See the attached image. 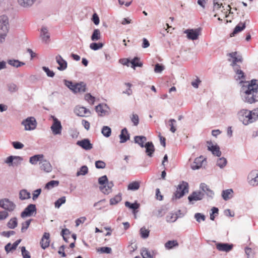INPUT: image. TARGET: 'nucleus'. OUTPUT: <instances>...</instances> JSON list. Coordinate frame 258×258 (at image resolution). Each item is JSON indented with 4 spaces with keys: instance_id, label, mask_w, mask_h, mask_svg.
<instances>
[{
    "instance_id": "50",
    "label": "nucleus",
    "mask_w": 258,
    "mask_h": 258,
    "mask_svg": "<svg viewBox=\"0 0 258 258\" xmlns=\"http://www.w3.org/2000/svg\"><path fill=\"white\" fill-rule=\"evenodd\" d=\"M121 200V196L120 195L115 196L110 200V205H113L117 204Z\"/></svg>"
},
{
    "instance_id": "22",
    "label": "nucleus",
    "mask_w": 258,
    "mask_h": 258,
    "mask_svg": "<svg viewBox=\"0 0 258 258\" xmlns=\"http://www.w3.org/2000/svg\"><path fill=\"white\" fill-rule=\"evenodd\" d=\"M56 61L58 64L59 67H57V69L59 71H64L67 68V62L62 58L60 55H57L56 57Z\"/></svg>"
},
{
    "instance_id": "35",
    "label": "nucleus",
    "mask_w": 258,
    "mask_h": 258,
    "mask_svg": "<svg viewBox=\"0 0 258 258\" xmlns=\"http://www.w3.org/2000/svg\"><path fill=\"white\" fill-rule=\"evenodd\" d=\"M140 187V183L139 181H133L130 183L127 186V189L131 190H138Z\"/></svg>"
},
{
    "instance_id": "43",
    "label": "nucleus",
    "mask_w": 258,
    "mask_h": 258,
    "mask_svg": "<svg viewBox=\"0 0 258 258\" xmlns=\"http://www.w3.org/2000/svg\"><path fill=\"white\" fill-rule=\"evenodd\" d=\"M227 163V162L226 159L224 157H221L217 160V165L220 168H223L226 165Z\"/></svg>"
},
{
    "instance_id": "51",
    "label": "nucleus",
    "mask_w": 258,
    "mask_h": 258,
    "mask_svg": "<svg viewBox=\"0 0 258 258\" xmlns=\"http://www.w3.org/2000/svg\"><path fill=\"white\" fill-rule=\"evenodd\" d=\"M149 232L150 231L148 229H146L145 227H142L140 229L141 236L143 238H147V237H148Z\"/></svg>"
},
{
    "instance_id": "58",
    "label": "nucleus",
    "mask_w": 258,
    "mask_h": 258,
    "mask_svg": "<svg viewBox=\"0 0 258 258\" xmlns=\"http://www.w3.org/2000/svg\"><path fill=\"white\" fill-rule=\"evenodd\" d=\"M42 70L46 73L47 76L49 77H53L54 76V73L49 70V69L46 67H43Z\"/></svg>"
},
{
    "instance_id": "44",
    "label": "nucleus",
    "mask_w": 258,
    "mask_h": 258,
    "mask_svg": "<svg viewBox=\"0 0 258 258\" xmlns=\"http://www.w3.org/2000/svg\"><path fill=\"white\" fill-rule=\"evenodd\" d=\"M103 44L102 43L93 42L90 44V48L93 50H97L102 48Z\"/></svg>"
},
{
    "instance_id": "15",
    "label": "nucleus",
    "mask_w": 258,
    "mask_h": 258,
    "mask_svg": "<svg viewBox=\"0 0 258 258\" xmlns=\"http://www.w3.org/2000/svg\"><path fill=\"white\" fill-rule=\"evenodd\" d=\"M36 212V206L34 204H29L21 213V216L22 218L31 216L34 212Z\"/></svg>"
},
{
    "instance_id": "8",
    "label": "nucleus",
    "mask_w": 258,
    "mask_h": 258,
    "mask_svg": "<svg viewBox=\"0 0 258 258\" xmlns=\"http://www.w3.org/2000/svg\"><path fill=\"white\" fill-rule=\"evenodd\" d=\"M227 56L230 57L228 59L229 62H231V66L233 67V69L235 68L236 67H239L240 66L237 64V62L242 63L243 58L241 55H237L236 51L229 53L227 54Z\"/></svg>"
},
{
    "instance_id": "1",
    "label": "nucleus",
    "mask_w": 258,
    "mask_h": 258,
    "mask_svg": "<svg viewBox=\"0 0 258 258\" xmlns=\"http://www.w3.org/2000/svg\"><path fill=\"white\" fill-rule=\"evenodd\" d=\"M258 81L252 79L250 81L241 80L239 82L242 100L249 104L258 101Z\"/></svg>"
},
{
    "instance_id": "4",
    "label": "nucleus",
    "mask_w": 258,
    "mask_h": 258,
    "mask_svg": "<svg viewBox=\"0 0 258 258\" xmlns=\"http://www.w3.org/2000/svg\"><path fill=\"white\" fill-rule=\"evenodd\" d=\"M98 183L101 186L99 187L100 190L104 194H109L111 188L114 185L112 181H108L106 175H103L98 178Z\"/></svg>"
},
{
    "instance_id": "5",
    "label": "nucleus",
    "mask_w": 258,
    "mask_h": 258,
    "mask_svg": "<svg viewBox=\"0 0 258 258\" xmlns=\"http://www.w3.org/2000/svg\"><path fill=\"white\" fill-rule=\"evenodd\" d=\"M9 31V20L7 16L2 15L0 16V37L1 41L5 40L7 33Z\"/></svg>"
},
{
    "instance_id": "60",
    "label": "nucleus",
    "mask_w": 258,
    "mask_h": 258,
    "mask_svg": "<svg viewBox=\"0 0 258 258\" xmlns=\"http://www.w3.org/2000/svg\"><path fill=\"white\" fill-rule=\"evenodd\" d=\"M98 251H100L101 253H110L112 249L109 247H102L97 249Z\"/></svg>"
},
{
    "instance_id": "46",
    "label": "nucleus",
    "mask_w": 258,
    "mask_h": 258,
    "mask_svg": "<svg viewBox=\"0 0 258 258\" xmlns=\"http://www.w3.org/2000/svg\"><path fill=\"white\" fill-rule=\"evenodd\" d=\"M66 201V197L63 196L59 198L57 201H56L54 203V206L56 208H59L62 204H64Z\"/></svg>"
},
{
    "instance_id": "11",
    "label": "nucleus",
    "mask_w": 258,
    "mask_h": 258,
    "mask_svg": "<svg viewBox=\"0 0 258 258\" xmlns=\"http://www.w3.org/2000/svg\"><path fill=\"white\" fill-rule=\"evenodd\" d=\"M247 182L248 184L253 186L258 185V170L251 171L247 176Z\"/></svg>"
},
{
    "instance_id": "29",
    "label": "nucleus",
    "mask_w": 258,
    "mask_h": 258,
    "mask_svg": "<svg viewBox=\"0 0 258 258\" xmlns=\"http://www.w3.org/2000/svg\"><path fill=\"white\" fill-rule=\"evenodd\" d=\"M146 141V137L143 136H136L134 137L135 143L138 144L142 148L144 147V143Z\"/></svg>"
},
{
    "instance_id": "9",
    "label": "nucleus",
    "mask_w": 258,
    "mask_h": 258,
    "mask_svg": "<svg viewBox=\"0 0 258 258\" xmlns=\"http://www.w3.org/2000/svg\"><path fill=\"white\" fill-rule=\"evenodd\" d=\"M53 123L50 127L51 130L54 135H61L62 129L60 121L55 116H51Z\"/></svg>"
},
{
    "instance_id": "62",
    "label": "nucleus",
    "mask_w": 258,
    "mask_h": 258,
    "mask_svg": "<svg viewBox=\"0 0 258 258\" xmlns=\"http://www.w3.org/2000/svg\"><path fill=\"white\" fill-rule=\"evenodd\" d=\"M208 146V149L211 151L212 152V151H214L215 149H217V148H219V147L216 145H213L211 141H207V142Z\"/></svg>"
},
{
    "instance_id": "64",
    "label": "nucleus",
    "mask_w": 258,
    "mask_h": 258,
    "mask_svg": "<svg viewBox=\"0 0 258 258\" xmlns=\"http://www.w3.org/2000/svg\"><path fill=\"white\" fill-rule=\"evenodd\" d=\"M12 145L16 149H21L24 147V145L19 142H13Z\"/></svg>"
},
{
    "instance_id": "28",
    "label": "nucleus",
    "mask_w": 258,
    "mask_h": 258,
    "mask_svg": "<svg viewBox=\"0 0 258 258\" xmlns=\"http://www.w3.org/2000/svg\"><path fill=\"white\" fill-rule=\"evenodd\" d=\"M119 138L120 140V143H125L130 139V135L128 133V131L125 127L123 128L121 130V133L119 135Z\"/></svg>"
},
{
    "instance_id": "3",
    "label": "nucleus",
    "mask_w": 258,
    "mask_h": 258,
    "mask_svg": "<svg viewBox=\"0 0 258 258\" xmlns=\"http://www.w3.org/2000/svg\"><path fill=\"white\" fill-rule=\"evenodd\" d=\"M63 83L75 94L84 93L87 91L86 84L84 82L73 83L71 81L63 80Z\"/></svg>"
},
{
    "instance_id": "38",
    "label": "nucleus",
    "mask_w": 258,
    "mask_h": 258,
    "mask_svg": "<svg viewBox=\"0 0 258 258\" xmlns=\"http://www.w3.org/2000/svg\"><path fill=\"white\" fill-rule=\"evenodd\" d=\"M232 192L233 190L232 189H228L223 190L222 194L223 199L225 201H227L228 200L230 199L231 198L229 197V195H231Z\"/></svg>"
},
{
    "instance_id": "37",
    "label": "nucleus",
    "mask_w": 258,
    "mask_h": 258,
    "mask_svg": "<svg viewBox=\"0 0 258 258\" xmlns=\"http://www.w3.org/2000/svg\"><path fill=\"white\" fill-rule=\"evenodd\" d=\"M101 38V33L100 30L98 29H95L91 36L92 41H97Z\"/></svg>"
},
{
    "instance_id": "59",
    "label": "nucleus",
    "mask_w": 258,
    "mask_h": 258,
    "mask_svg": "<svg viewBox=\"0 0 258 258\" xmlns=\"http://www.w3.org/2000/svg\"><path fill=\"white\" fill-rule=\"evenodd\" d=\"M131 119L134 125L137 126L138 125L139 122V116L137 114H133L132 116L131 117Z\"/></svg>"
},
{
    "instance_id": "13",
    "label": "nucleus",
    "mask_w": 258,
    "mask_h": 258,
    "mask_svg": "<svg viewBox=\"0 0 258 258\" xmlns=\"http://www.w3.org/2000/svg\"><path fill=\"white\" fill-rule=\"evenodd\" d=\"M216 248L220 251L228 252L233 248V244L228 243H216Z\"/></svg>"
},
{
    "instance_id": "36",
    "label": "nucleus",
    "mask_w": 258,
    "mask_h": 258,
    "mask_svg": "<svg viewBox=\"0 0 258 258\" xmlns=\"http://www.w3.org/2000/svg\"><path fill=\"white\" fill-rule=\"evenodd\" d=\"M18 225L17 219L16 217H14L11 219L7 223V226L10 229H14Z\"/></svg>"
},
{
    "instance_id": "24",
    "label": "nucleus",
    "mask_w": 258,
    "mask_h": 258,
    "mask_svg": "<svg viewBox=\"0 0 258 258\" xmlns=\"http://www.w3.org/2000/svg\"><path fill=\"white\" fill-rule=\"evenodd\" d=\"M18 5L23 8H29L31 7L37 0H17Z\"/></svg>"
},
{
    "instance_id": "54",
    "label": "nucleus",
    "mask_w": 258,
    "mask_h": 258,
    "mask_svg": "<svg viewBox=\"0 0 258 258\" xmlns=\"http://www.w3.org/2000/svg\"><path fill=\"white\" fill-rule=\"evenodd\" d=\"M95 167L98 169H104L106 167V163L102 160H98L95 162Z\"/></svg>"
},
{
    "instance_id": "48",
    "label": "nucleus",
    "mask_w": 258,
    "mask_h": 258,
    "mask_svg": "<svg viewBox=\"0 0 258 258\" xmlns=\"http://www.w3.org/2000/svg\"><path fill=\"white\" fill-rule=\"evenodd\" d=\"M8 90L11 93L16 92L18 90V87L14 83H9L7 84Z\"/></svg>"
},
{
    "instance_id": "25",
    "label": "nucleus",
    "mask_w": 258,
    "mask_h": 258,
    "mask_svg": "<svg viewBox=\"0 0 258 258\" xmlns=\"http://www.w3.org/2000/svg\"><path fill=\"white\" fill-rule=\"evenodd\" d=\"M144 147L146 148L145 152L147 155L148 156L152 157L155 151V148L153 143L152 142H148L146 143L144 145Z\"/></svg>"
},
{
    "instance_id": "56",
    "label": "nucleus",
    "mask_w": 258,
    "mask_h": 258,
    "mask_svg": "<svg viewBox=\"0 0 258 258\" xmlns=\"http://www.w3.org/2000/svg\"><path fill=\"white\" fill-rule=\"evenodd\" d=\"M164 69V66L161 64L157 63L155 66L154 71L156 73H161Z\"/></svg>"
},
{
    "instance_id": "57",
    "label": "nucleus",
    "mask_w": 258,
    "mask_h": 258,
    "mask_svg": "<svg viewBox=\"0 0 258 258\" xmlns=\"http://www.w3.org/2000/svg\"><path fill=\"white\" fill-rule=\"evenodd\" d=\"M85 99L92 104H93L95 101V97L92 96L90 93L85 95Z\"/></svg>"
},
{
    "instance_id": "55",
    "label": "nucleus",
    "mask_w": 258,
    "mask_h": 258,
    "mask_svg": "<svg viewBox=\"0 0 258 258\" xmlns=\"http://www.w3.org/2000/svg\"><path fill=\"white\" fill-rule=\"evenodd\" d=\"M31 220H28L22 224L21 232H24L28 228L30 224Z\"/></svg>"
},
{
    "instance_id": "63",
    "label": "nucleus",
    "mask_w": 258,
    "mask_h": 258,
    "mask_svg": "<svg viewBox=\"0 0 258 258\" xmlns=\"http://www.w3.org/2000/svg\"><path fill=\"white\" fill-rule=\"evenodd\" d=\"M208 146V149L211 151L212 152V151H214L215 149H217V148H219V147L216 145H213L211 141H207V142Z\"/></svg>"
},
{
    "instance_id": "47",
    "label": "nucleus",
    "mask_w": 258,
    "mask_h": 258,
    "mask_svg": "<svg viewBox=\"0 0 258 258\" xmlns=\"http://www.w3.org/2000/svg\"><path fill=\"white\" fill-rule=\"evenodd\" d=\"M169 125L170 126V131L173 133H174L176 131V121L174 119H170L169 120Z\"/></svg>"
},
{
    "instance_id": "32",
    "label": "nucleus",
    "mask_w": 258,
    "mask_h": 258,
    "mask_svg": "<svg viewBox=\"0 0 258 258\" xmlns=\"http://www.w3.org/2000/svg\"><path fill=\"white\" fill-rule=\"evenodd\" d=\"M234 71L237 76V79H245V76L244 72L240 69V67H236L233 69Z\"/></svg>"
},
{
    "instance_id": "34",
    "label": "nucleus",
    "mask_w": 258,
    "mask_h": 258,
    "mask_svg": "<svg viewBox=\"0 0 258 258\" xmlns=\"http://www.w3.org/2000/svg\"><path fill=\"white\" fill-rule=\"evenodd\" d=\"M8 63L14 67L18 68L25 64L23 62L20 61L17 59H9L8 60Z\"/></svg>"
},
{
    "instance_id": "23",
    "label": "nucleus",
    "mask_w": 258,
    "mask_h": 258,
    "mask_svg": "<svg viewBox=\"0 0 258 258\" xmlns=\"http://www.w3.org/2000/svg\"><path fill=\"white\" fill-rule=\"evenodd\" d=\"M40 168L41 170L46 172H50L52 171V167L49 161L46 160H43L39 163Z\"/></svg>"
},
{
    "instance_id": "49",
    "label": "nucleus",
    "mask_w": 258,
    "mask_h": 258,
    "mask_svg": "<svg viewBox=\"0 0 258 258\" xmlns=\"http://www.w3.org/2000/svg\"><path fill=\"white\" fill-rule=\"evenodd\" d=\"M194 217L196 221L199 223H200L202 221H204L206 219L205 216L204 214L200 213H196L194 215Z\"/></svg>"
},
{
    "instance_id": "18",
    "label": "nucleus",
    "mask_w": 258,
    "mask_h": 258,
    "mask_svg": "<svg viewBox=\"0 0 258 258\" xmlns=\"http://www.w3.org/2000/svg\"><path fill=\"white\" fill-rule=\"evenodd\" d=\"M74 112L76 115L82 117L85 116L86 114H90L91 113L89 109L80 106H77L75 107Z\"/></svg>"
},
{
    "instance_id": "17",
    "label": "nucleus",
    "mask_w": 258,
    "mask_h": 258,
    "mask_svg": "<svg viewBox=\"0 0 258 258\" xmlns=\"http://www.w3.org/2000/svg\"><path fill=\"white\" fill-rule=\"evenodd\" d=\"M184 33L187 34V37L189 39L195 40L198 38L200 30L199 29H187L184 31Z\"/></svg>"
},
{
    "instance_id": "30",
    "label": "nucleus",
    "mask_w": 258,
    "mask_h": 258,
    "mask_svg": "<svg viewBox=\"0 0 258 258\" xmlns=\"http://www.w3.org/2000/svg\"><path fill=\"white\" fill-rule=\"evenodd\" d=\"M44 156L43 154H38L34 155L30 158L29 162L33 165L37 164L38 161L41 162Z\"/></svg>"
},
{
    "instance_id": "2",
    "label": "nucleus",
    "mask_w": 258,
    "mask_h": 258,
    "mask_svg": "<svg viewBox=\"0 0 258 258\" xmlns=\"http://www.w3.org/2000/svg\"><path fill=\"white\" fill-rule=\"evenodd\" d=\"M237 116L243 124L248 125L258 119V108H255L251 111L245 109H241L238 112Z\"/></svg>"
},
{
    "instance_id": "26",
    "label": "nucleus",
    "mask_w": 258,
    "mask_h": 258,
    "mask_svg": "<svg viewBox=\"0 0 258 258\" xmlns=\"http://www.w3.org/2000/svg\"><path fill=\"white\" fill-rule=\"evenodd\" d=\"M247 21L249 22V20H246L244 23L239 22L235 27L233 32L230 34V36H234L236 34L243 30L246 27V23Z\"/></svg>"
},
{
    "instance_id": "39",
    "label": "nucleus",
    "mask_w": 258,
    "mask_h": 258,
    "mask_svg": "<svg viewBox=\"0 0 258 258\" xmlns=\"http://www.w3.org/2000/svg\"><path fill=\"white\" fill-rule=\"evenodd\" d=\"M124 205L125 207L129 208L130 209H131L134 211H135L136 210L138 209L140 207V204L137 203V202H135L134 203H131L130 202L126 201L125 202Z\"/></svg>"
},
{
    "instance_id": "27",
    "label": "nucleus",
    "mask_w": 258,
    "mask_h": 258,
    "mask_svg": "<svg viewBox=\"0 0 258 258\" xmlns=\"http://www.w3.org/2000/svg\"><path fill=\"white\" fill-rule=\"evenodd\" d=\"M204 160L202 156L197 158L195 159L194 162L191 165V168L192 170H197L200 169L203 164Z\"/></svg>"
},
{
    "instance_id": "6",
    "label": "nucleus",
    "mask_w": 258,
    "mask_h": 258,
    "mask_svg": "<svg viewBox=\"0 0 258 258\" xmlns=\"http://www.w3.org/2000/svg\"><path fill=\"white\" fill-rule=\"evenodd\" d=\"M188 183L184 181H181L177 187L174 196L176 199L182 198L186 193L188 192Z\"/></svg>"
},
{
    "instance_id": "21",
    "label": "nucleus",
    "mask_w": 258,
    "mask_h": 258,
    "mask_svg": "<svg viewBox=\"0 0 258 258\" xmlns=\"http://www.w3.org/2000/svg\"><path fill=\"white\" fill-rule=\"evenodd\" d=\"M200 188L202 191L203 192L207 195V197L212 199L214 195V191L211 190L209 187L205 183H202L200 184Z\"/></svg>"
},
{
    "instance_id": "12",
    "label": "nucleus",
    "mask_w": 258,
    "mask_h": 258,
    "mask_svg": "<svg viewBox=\"0 0 258 258\" xmlns=\"http://www.w3.org/2000/svg\"><path fill=\"white\" fill-rule=\"evenodd\" d=\"M204 197V194L203 192L195 191L188 197V200L190 204H194L195 202L202 200Z\"/></svg>"
},
{
    "instance_id": "14",
    "label": "nucleus",
    "mask_w": 258,
    "mask_h": 258,
    "mask_svg": "<svg viewBox=\"0 0 258 258\" xmlns=\"http://www.w3.org/2000/svg\"><path fill=\"white\" fill-rule=\"evenodd\" d=\"M40 35L42 40L44 43L47 44L50 42V35L48 32V29L46 26H43L40 30Z\"/></svg>"
},
{
    "instance_id": "16",
    "label": "nucleus",
    "mask_w": 258,
    "mask_h": 258,
    "mask_svg": "<svg viewBox=\"0 0 258 258\" xmlns=\"http://www.w3.org/2000/svg\"><path fill=\"white\" fill-rule=\"evenodd\" d=\"M95 110L99 116H105L109 114V107L106 104H99L96 106Z\"/></svg>"
},
{
    "instance_id": "52",
    "label": "nucleus",
    "mask_w": 258,
    "mask_h": 258,
    "mask_svg": "<svg viewBox=\"0 0 258 258\" xmlns=\"http://www.w3.org/2000/svg\"><path fill=\"white\" fill-rule=\"evenodd\" d=\"M141 254L143 258H152V255L150 252L146 248H144L142 250Z\"/></svg>"
},
{
    "instance_id": "42",
    "label": "nucleus",
    "mask_w": 258,
    "mask_h": 258,
    "mask_svg": "<svg viewBox=\"0 0 258 258\" xmlns=\"http://www.w3.org/2000/svg\"><path fill=\"white\" fill-rule=\"evenodd\" d=\"M101 133L105 137H109L111 135V130L108 126H103L102 128Z\"/></svg>"
},
{
    "instance_id": "19",
    "label": "nucleus",
    "mask_w": 258,
    "mask_h": 258,
    "mask_svg": "<svg viewBox=\"0 0 258 258\" xmlns=\"http://www.w3.org/2000/svg\"><path fill=\"white\" fill-rule=\"evenodd\" d=\"M50 234L48 232H44L41 239L40 244L42 248L45 249L49 246Z\"/></svg>"
},
{
    "instance_id": "31",
    "label": "nucleus",
    "mask_w": 258,
    "mask_h": 258,
    "mask_svg": "<svg viewBox=\"0 0 258 258\" xmlns=\"http://www.w3.org/2000/svg\"><path fill=\"white\" fill-rule=\"evenodd\" d=\"M19 199L22 200H25L30 198L31 194L27 190L23 189L19 191Z\"/></svg>"
},
{
    "instance_id": "41",
    "label": "nucleus",
    "mask_w": 258,
    "mask_h": 258,
    "mask_svg": "<svg viewBox=\"0 0 258 258\" xmlns=\"http://www.w3.org/2000/svg\"><path fill=\"white\" fill-rule=\"evenodd\" d=\"M130 63L132 64V67L135 69L137 67H142L143 64L142 62L140 61L139 58L137 57H135L133 58L131 61H130Z\"/></svg>"
},
{
    "instance_id": "40",
    "label": "nucleus",
    "mask_w": 258,
    "mask_h": 258,
    "mask_svg": "<svg viewBox=\"0 0 258 258\" xmlns=\"http://www.w3.org/2000/svg\"><path fill=\"white\" fill-rule=\"evenodd\" d=\"M88 172V168L87 166H82L78 170L76 173L77 176L80 175H85Z\"/></svg>"
},
{
    "instance_id": "45",
    "label": "nucleus",
    "mask_w": 258,
    "mask_h": 258,
    "mask_svg": "<svg viewBox=\"0 0 258 258\" xmlns=\"http://www.w3.org/2000/svg\"><path fill=\"white\" fill-rule=\"evenodd\" d=\"M59 184V181L57 180H51L47 182L45 185V188L50 189L55 186H57Z\"/></svg>"
},
{
    "instance_id": "20",
    "label": "nucleus",
    "mask_w": 258,
    "mask_h": 258,
    "mask_svg": "<svg viewBox=\"0 0 258 258\" xmlns=\"http://www.w3.org/2000/svg\"><path fill=\"white\" fill-rule=\"evenodd\" d=\"M77 145L86 150H91L93 148V145L88 139H85L81 141H77Z\"/></svg>"
},
{
    "instance_id": "61",
    "label": "nucleus",
    "mask_w": 258,
    "mask_h": 258,
    "mask_svg": "<svg viewBox=\"0 0 258 258\" xmlns=\"http://www.w3.org/2000/svg\"><path fill=\"white\" fill-rule=\"evenodd\" d=\"M21 251L23 258H30L31 256L29 252L27 250L25 246L21 247Z\"/></svg>"
},
{
    "instance_id": "10",
    "label": "nucleus",
    "mask_w": 258,
    "mask_h": 258,
    "mask_svg": "<svg viewBox=\"0 0 258 258\" xmlns=\"http://www.w3.org/2000/svg\"><path fill=\"white\" fill-rule=\"evenodd\" d=\"M22 124L25 126V130L26 131H31L34 130L37 126V122L34 117H29L26 119L23 120Z\"/></svg>"
},
{
    "instance_id": "7",
    "label": "nucleus",
    "mask_w": 258,
    "mask_h": 258,
    "mask_svg": "<svg viewBox=\"0 0 258 258\" xmlns=\"http://www.w3.org/2000/svg\"><path fill=\"white\" fill-rule=\"evenodd\" d=\"M0 207L9 212H13L16 208V205L8 198L0 200Z\"/></svg>"
},
{
    "instance_id": "53",
    "label": "nucleus",
    "mask_w": 258,
    "mask_h": 258,
    "mask_svg": "<svg viewBox=\"0 0 258 258\" xmlns=\"http://www.w3.org/2000/svg\"><path fill=\"white\" fill-rule=\"evenodd\" d=\"M244 250L247 258H253L254 257V253L252 252L251 248L246 247Z\"/></svg>"
},
{
    "instance_id": "33",
    "label": "nucleus",
    "mask_w": 258,
    "mask_h": 258,
    "mask_svg": "<svg viewBox=\"0 0 258 258\" xmlns=\"http://www.w3.org/2000/svg\"><path fill=\"white\" fill-rule=\"evenodd\" d=\"M178 243L176 240H169L165 244V247L167 249H170L174 247L178 246Z\"/></svg>"
}]
</instances>
